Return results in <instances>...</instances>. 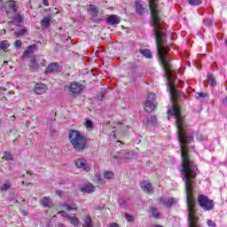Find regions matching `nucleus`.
Segmentation results:
<instances>
[{
	"label": "nucleus",
	"mask_w": 227,
	"mask_h": 227,
	"mask_svg": "<svg viewBox=\"0 0 227 227\" xmlns=\"http://www.w3.org/2000/svg\"><path fill=\"white\" fill-rule=\"evenodd\" d=\"M153 227H163L162 225H153Z\"/></svg>",
	"instance_id": "09e8293b"
},
{
	"label": "nucleus",
	"mask_w": 227,
	"mask_h": 227,
	"mask_svg": "<svg viewBox=\"0 0 227 227\" xmlns=\"http://www.w3.org/2000/svg\"><path fill=\"white\" fill-rule=\"evenodd\" d=\"M125 218L128 221V223H133L134 222V216H132V215H130L129 214L125 215Z\"/></svg>",
	"instance_id": "e433bc0d"
},
{
	"label": "nucleus",
	"mask_w": 227,
	"mask_h": 227,
	"mask_svg": "<svg viewBox=\"0 0 227 227\" xmlns=\"http://www.w3.org/2000/svg\"><path fill=\"white\" fill-rule=\"evenodd\" d=\"M12 188V182L10 180H5L4 183L0 187V191H3L4 192L8 191V189Z\"/></svg>",
	"instance_id": "5701e85b"
},
{
	"label": "nucleus",
	"mask_w": 227,
	"mask_h": 227,
	"mask_svg": "<svg viewBox=\"0 0 227 227\" xmlns=\"http://www.w3.org/2000/svg\"><path fill=\"white\" fill-rule=\"evenodd\" d=\"M3 159H4L5 160H13V156L12 155V153L5 152Z\"/></svg>",
	"instance_id": "72a5a7b5"
},
{
	"label": "nucleus",
	"mask_w": 227,
	"mask_h": 227,
	"mask_svg": "<svg viewBox=\"0 0 227 227\" xmlns=\"http://www.w3.org/2000/svg\"><path fill=\"white\" fill-rule=\"evenodd\" d=\"M131 81H133V82L136 81V78H133Z\"/></svg>",
	"instance_id": "603ef678"
},
{
	"label": "nucleus",
	"mask_w": 227,
	"mask_h": 227,
	"mask_svg": "<svg viewBox=\"0 0 227 227\" xmlns=\"http://www.w3.org/2000/svg\"><path fill=\"white\" fill-rule=\"evenodd\" d=\"M114 159H117L119 160H121L122 159L129 160L130 159V153L128 151L116 153V154L114 156Z\"/></svg>",
	"instance_id": "9b49d317"
},
{
	"label": "nucleus",
	"mask_w": 227,
	"mask_h": 227,
	"mask_svg": "<svg viewBox=\"0 0 227 227\" xmlns=\"http://www.w3.org/2000/svg\"><path fill=\"white\" fill-rule=\"evenodd\" d=\"M90 15L94 22H97V16L98 15V7L94 4L89 5Z\"/></svg>",
	"instance_id": "1a4fd4ad"
},
{
	"label": "nucleus",
	"mask_w": 227,
	"mask_h": 227,
	"mask_svg": "<svg viewBox=\"0 0 227 227\" xmlns=\"http://www.w3.org/2000/svg\"><path fill=\"white\" fill-rule=\"evenodd\" d=\"M145 125H155L157 123V116L151 115L143 121Z\"/></svg>",
	"instance_id": "dca6fc26"
},
{
	"label": "nucleus",
	"mask_w": 227,
	"mask_h": 227,
	"mask_svg": "<svg viewBox=\"0 0 227 227\" xmlns=\"http://www.w3.org/2000/svg\"><path fill=\"white\" fill-rule=\"evenodd\" d=\"M120 22H121L120 17H118L117 15H111L107 19V23L110 26H115V24H120Z\"/></svg>",
	"instance_id": "4468645a"
},
{
	"label": "nucleus",
	"mask_w": 227,
	"mask_h": 227,
	"mask_svg": "<svg viewBox=\"0 0 227 227\" xmlns=\"http://www.w3.org/2000/svg\"><path fill=\"white\" fill-rule=\"evenodd\" d=\"M198 201L200 207H201L206 212H210V210H214V207H215V203L214 200L208 199L206 195H199Z\"/></svg>",
	"instance_id": "f03ea898"
},
{
	"label": "nucleus",
	"mask_w": 227,
	"mask_h": 227,
	"mask_svg": "<svg viewBox=\"0 0 227 227\" xmlns=\"http://www.w3.org/2000/svg\"><path fill=\"white\" fill-rule=\"evenodd\" d=\"M83 226L84 227H91V226H93V224L91 223V218L90 216H87L83 220Z\"/></svg>",
	"instance_id": "cd10ccee"
},
{
	"label": "nucleus",
	"mask_w": 227,
	"mask_h": 227,
	"mask_svg": "<svg viewBox=\"0 0 227 227\" xmlns=\"http://www.w3.org/2000/svg\"><path fill=\"white\" fill-rule=\"evenodd\" d=\"M41 205L44 208H52L54 207V204L52 203V200L49 197H44L40 200Z\"/></svg>",
	"instance_id": "9d476101"
},
{
	"label": "nucleus",
	"mask_w": 227,
	"mask_h": 227,
	"mask_svg": "<svg viewBox=\"0 0 227 227\" xmlns=\"http://www.w3.org/2000/svg\"><path fill=\"white\" fill-rule=\"evenodd\" d=\"M68 139L75 152H82L88 148L86 137L79 130L72 129L69 131Z\"/></svg>",
	"instance_id": "f257e3e1"
},
{
	"label": "nucleus",
	"mask_w": 227,
	"mask_h": 227,
	"mask_svg": "<svg viewBox=\"0 0 227 227\" xmlns=\"http://www.w3.org/2000/svg\"><path fill=\"white\" fill-rule=\"evenodd\" d=\"M59 214H60L62 217H67V219L68 216H70V215L67 214L65 211H60Z\"/></svg>",
	"instance_id": "a19ab883"
},
{
	"label": "nucleus",
	"mask_w": 227,
	"mask_h": 227,
	"mask_svg": "<svg viewBox=\"0 0 227 227\" xmlns=\"http://www.w3.org/2000/svg\"><path fill=\"white\" fill-rule=\"evenodd\" d=\"M26 33H27V29L26 28H21L20 30H18L15 35L16 36H24V35H26Z\"/></svg>",
	"instance_id": "473e14b6"
},
{
	"label": "nucleus",
	"mask_w": 227,
	"mask_h": 227,
	"mask_svg": "<svg viewBox=\"0 0 227 227\" xmlns=\"http://www.w3.org/2000/svg\"><path fill=\"white\" fill-rule=\"evenodd\" d=\"M85 127H87V129H93V121H87L85 123Z\"/></svg>",
	"instance_id": "4c0bfd02"
},
{
	"label": "nucleus",
	"mask_w": 227,
	"mask_h": 227,
	"mask_svg": "<svg viewBox=\"0 0 227 227\" xmlns=\"http://www.w3.org/2000/svg\"><path fill=\"white\" fill-rule=\"evenodd\" d=\"M14 21L17 24H22V22H24V17H22V15L20 13H18L15 17H14Z\"/></svg>",
	"instance_id": "a878e982"
},
{
	"label": "nucleus",
	"mask_w": 227,
	"mask_h": 227,
	"mask_svg": "<svg viewBox=\"0 0 227 227\" xmlns=\"http://www.w3.org/2000/svg\"><path fill=\"white\" fill-rule=\"evenodd\" d=\"M57 194H58V196H61V193L63 192H61V191H59V190H57Z\"/></svg>",
	"instance_id": "49530a36"
},
{
	"label": "nucleus",
	"mask_w": 227,
	"mask_h": 227,
	"mask_svg": "<svg viewBox=\"0 0 227 227\" xmlns=\"http://www.w3.org/2000/svg\"><path fill=\"white\" fill-rule=\"evenodd\" d=\"M196 139H197V141H207V137L201 134V133H197L196 134Z\"/></svg>",
	"instance_id": "7c9ffc66"
},
{
	"label": "nucleus",
	"mask_w": 227,
	"mask_h": 227,
	"mask_svg": "<svg viewBox=\"0 0 227 227\" xmlns=\"http://www.w3.org/2000/svg\"><path fill=\"white\" fill-rule=\"evenodd\" d=\"M225 45H226V47H227V40H225Z\"/></svg>",
	"instance_id": "3c124183"
},
{
	"label": "nucleus",
	"mask_w": 227,
	"mask_h": 227,
	"mask_svg": "<svg viewBox=\"0 0 227 227\" xmlns=\"http://www.w3.org/2000/svg\"><path fill=\"white\" fill-rule=\"evenodd\" d=\"M151 213L155 219H157V217L160 215L159 209H155L153 207L151 208Z\"/></svg>",
	"instance_id": "f704fd0d"
},
{
	"label": "nucleus",
	"mask_w": 227,
	"mask_h": 227,
	"mask_svg": "<svg viewBox=\"0 0 227 227\" xmlns=\"http://www.w3.org/2000/svg\"><path fill=\"white\" fill-rule=\"evenodd\" d=\"M14 47H15V49H17V51H19V49H20V47H22V42L20 40H16V42L14 43Z\"/></svg>",
	"instance_id": "c9c22d12"
},
{
	"label": "nucleus",
	"mask_w": 227,
	"mask_h": 227,
	"mask_svg": "<svg viewBox=\"0 0 227 227\" xmlns=\"http://www.w3.org/2000/svg\"><path fill=\"white\" fill-rule=\"evenodd\" d=\"M162 205L165 207H168V208L173 207V205H176V200L173 197L168 198V199H163L161 200Z\"/></svg>",
	"instance_id": "f8f14e48"
},
{
	"label": "nucleus",
	"mask_w": 227,
	"mask_h": 227,
	"mask_svg": "<svg viewBox=\"0 0 227 227\" xmlns=\"http://www.w3.org/2000/svg\"><path fill=\"white\" fill-rule=\"evenodd\" d=\"M75 165H76V168H78V169H82L87 173L91 169V167L90 166V164H88V162L84 159H78L75 161Z\"/></svg>",
	"instance_id": "39448f33"
},
{
	"label": "nucleus",
	"mask_w": 227,
	"mask_h": 227,
	"mask_svg": "<svg viewBox=\"0 0 227 227\" xmlns=\"http://www.w3.org/2000/svg\"><path fill=\"white\" fill-rule=\"evenodd\" d=\"M66 210H68L69 212H74L77 210V205H75V203L73 202H66Z\"/></svg>",
	"instance_id": "412c9836"
},
{
	"label": "nucleus",
	"mask_w": 227,
	"mask_h": 227,
	"mask_svg": "<svg viewBox=\"0 0 227 227\" xmlns=\"http://www.w3.org/2000/svg\"><path fill=\"white\" fill-rule=\"evenodd\" d=\"M98 180L99 182L102 180V177L100 176H98Z\"/></svg>",
	"instance_id": "8fccbe9b"
},
{
	"label": "nucleus",
	"mask_w": 227,
	"mask_h": 227,
	"mask_svg": "<svg viewBox=\"0 0 227 227\" xmlns=\"http://www.w3.org/2000/svg\"><path fill=\"white\" fill-rule=\"evenodd\" d=\"M59 227H65V225H63V223H59Z\"/></svg>",
	"instance_id": "de8ad7c7"
},
{
	"label": "nucleus",
	"mask_w": 227,
	"mask_h": 227,
	"mask_svg": "<svg viewBox=\"0 0 227 227\" xmlns=\"http://www.w3.org/2000/svg\"><path fill=\"white\" fill-rule=\"evenodd\" d=\"M43 6H49V0H43Z\"/></svg>",
	"instance_id": "37998d69"
},
{
	"label": "nucleus",
	"mask_w": 227,
	"mask_h": 227,
	"mask_svg": "<svg viewBox=\"0 0 227 227\" xmlns=\"http://www.w3.org/2000/svg\"><path fill=\"white\" fill-rule=\"evenodd\" d=\"M119 203L121 205V207H122L123 208H125V200H123L122 199L119 200Z\"/></svg>",
	"instance_id": "79ce46f5"
},
{
	"label": "nucleus",
	"mask_w": 227,
	"mask_h": 227,
	"mask_svg": "<svg viewBox=\"0 0 227 227\" xmlns=\"http://www.w3.org/2000/svg\"><path fill=\"white\" fill-rule=\"evenodd\" d=\"M95 192V186L93 184H84L82 187V192H87L88 194H91V192Z\"/></svg>",
	"instance_id": "f3484780"
},
{
	"label": "nucleus",
	"mask_w": 227,
	"mask_h": 227,
	"mask_svg": "<svg viewBox=\"0 0 227 227\" xmlns=\"http://www.w3.org/2000/svg\"><path fill=\"white\" fill-rule=\"evenodd\" d=\"M67 219H68L70 224H73V226H74V227L79 226V219L76 218L74 215H69Z\"/></svg>",
	"instance_id": "aec40b11"
},
{
	"label": "nucleus",
	"mask_w": 227,
	"mask_h": 227,
	"mask_svg": "<svg viewBox=\"0 0 227 227\" xmlns=\"http://www.w3.org/2000/svg\"><path fill=\"white\" fill-rule=\"evenodd\" d=\"M206 95L203 92H198L196 94V98H205Z\"/></svg>",
	"instance_id": "58836bf2"
},
{
	"label": "nucleus",
	"mask_w": 227,
	"mask_h": 227,
	"mask_svg": "<svg viewBox=\"0 0 227 227\" xmlns=\"http://www.w3.org/2000/svg\"><path fill=\"white\" fill-rule=\"evenodd\" d=\"M8 47H10V43L8 41L0 42V49H2V51H5Z\"/></svg>",
	"instance_id": "c85d7f7f"
},
{
	"label": "nucleus",
	"mask_w": 227,
	"mask_h": 227,
	"mask_svg": "<svg viewBox=\"0 0 227 227\" xmlns=\"http://www.w3.org/2000/svg\"><path fill=\"white\" fill-rule=\"evenodd\" d=\"M207 82L212 88H214V86H216L217 84V82H215V78L212 74H207Z\"/></svg>",
	"instance_id": "b1692460"
},
{
	"label": "nucleus",
	"mask_w": 227,
	"mask_h": 227,
	"mask_svg": "<svg viewBox=\"0 0 227 227\" xmlns=\"http://www.w3.org/2000/svg\"><path fill=\"white\" fill-rule=\"evenodd\" d=\"M104 178H106V180H111L114 178V173L112 171H106L104 173Z\"/></svg>",
	"instance_id": "bb28decb"
},
{
	"label": "nucleus",
	"mask_w": 227,
	"mask_h": 227,
	"mask_svg": "<svg viewBox=\"0 0 227 227\" xmlns=\"http://www.w3.org/2000/svg\"><path fill=\"white\" fill-rule=\"evenodd\" d=\"M213 24H214V21L212 20V19L205 18L203 20V25L207 26V27H210V26H212Z\"/></svg>",
	"instance_id": "c756f323"
},
{
	"label": "nucleus",
	"mask_w": 227,
	"mask_h": 227,
	"mask_svg": "<svg viewBox=\"0 0 227 227\" xmlns=\"http://www.w3.org/2000/svg\"><path fill=\"white\" fill-rule=\"evenodd\" d=\"M135 8H136V12H137V13H138V15H145V7L143 6L142 1H137L135 3Z\"/></svg>",
	"instance_id": "ddd939ff"
},
{
	"label": "nucleus",
	"mask_w": 227,
	"mask_h": 227,
	"mask_svg": "<svg viewBox=\"0 0 227 227\" xmlns=\"http://www.w3.org/2000/svg\"><path fill=\"white\" fill-rule=\"evenodd\" d=\"M35 51H36L35 44L29 45L24 51L23 55L21 56V59H26V58H32L33 56H35L34 53Z\"/></svg>",
	"instance_id": "423d86ee"
},
{
	"label": "nucleus",
	"mask_w": 227,
	"mask_h": 227,
	"mask_svg": "<svg viewBox=\"0 0 227 227\" xmlns=\"http://www.w3.org/2000/svg\"><path fill=\"white\" fill-rule=\"evenodd\" d=\"M9 8L12 10L13 13H17V12H19L17 2L13 0L9 1Z\"/></svg>",
	"instance_id": "4be33fe9"
},
{
	"label": "nucleus",
	"mask_w": 227,
	"mask_h": 227,
	"mask_svg": "<svg viewBox=\"0 0 227 227\" xmlns=\"http://www.w3.org/2000/svg\"><path fill=\"white\" fill-rule=\"evenodd\" d=\"M21 214H22V215H27V211L22 210V211H21Z\"/></svg>",
	"instance_id": "a18cd8bd"
},
{
	"label": "nucleus",
	"mask_w": 227,
	"mask_h": 227,
	"mask_svg": "<svg viewBox=\"0 0 227 227\" xmlns=\"http://www.w3.org/2000/svg\"><path fill=\"white\" fill-rule=\"evenodd\" d=\"M34 91L36 95H43L47 91V86L45 83H36Z\"/></svg>",
	"instance_id": "0eeeda50"
},
{
	"label": "nucleus",
	"mask_w": 227,
	"mask_h": 227,
	"mask_svg": "<svg viewBox=\"0 0 227 227\" xmlns=\"http://www.w3.org/2000/svg\"><path fill=\"white\" fill-rule=\"evenodd\" d=\"M109 227H120V225H118L116 223H113L109 225Z\"/></svg>",
	"instance_id": "c03bdc74"
},
{
	"label": "nucleus",
	"mask_w": 227,
	"mask_h": 227,
	"mask_svg": "<svg viewBox=\"0 0 227 227\" xmlns=\"http://www.w3.org/2000/svg\"><path fill=\"white\" fill-rule=\"evenodd\" d=\"M30 68H33L34 70H38L40 68V64L36 60V55H32V57H30Z\"/></svg>",
	"instance_id": "2eb2a0df"
},
{
	"label": "nucleus",
	"mask_w": 227,
	"mask_h": 227,
	"mask_svg": "<svg viewBox=\"0 0 227 227\" xmlns=\"http://www.w3.org/2000/svg\"><path fill=\"white\" fill-rule=\"evenodd\" d=\"M141 189L144 191V192H146L147 194L153 193V186H152L151 183H148L146 181L141 183Z\"/></svg>",
	"instance_id": "6e6552de"
},
{
	"label": "nucleus",
	"mask_w": 227,
	"mask_h": 227,
	"mask_svg": "<svg viewBox=\"0 0 227 227\" xmlns=\"http://www.w3.org/2000/svg\"><path fill=\"white\" fill-rule=\"evenodd\" d=\"M191 6H200L201 4V0H188Z\"/></svg>",
	"instance_id": "2f4dec72"
},
{
	"label": "nucleus",
	"mask_w": 227,
	"mask_h": 227,
	"mask_svg": "<svg viewBox=\"0 0 227 227\" xmlns=\"http://www.w3.org/2000/svg\"><path fill=\"white\" fill-rule=\"evenodd\" d=\"M65 90L72 93V95H80L84 90V85L79 82H73L65 86Z\"/></svg>",
	"instance_id": "20e7f679"
},
{
	"label": "nucleus",
	"mask_w": 227,
	"mask_h": 227,
	"mask_svg": "<svg viewBox=\"0 0 227 227\" xmlns=\"http://www.w3.org/2000/svg\"><path fill=\"white\" fill-rule=\"evenodd\" d=\"M138 52L140 54H142V56H144V58H146V59H152V58H153V55L152 54V51L148 49H140L138 51Z\"/></svg>",
	"instance_id": "a211bd4d"
},
{
	"label": "nucleus",
	"mask_w": 227,
	"mask_h": 227,
	"mask_svg": "<svg viewBox=\"0 0 227 227\" xmlns=\"http://www.w3.org/2000/svg\"><path fill=\"white\" fill-rule=\"evenodd\" d=\"M157 98V96H155V93L150 92L147 96V100L145 104V111L146 113H152L155 111V108L157 107V102H155V99Z\"/></svg>",
	"instance_id": "7ed1b4c3"
},
{
	"label": "nucleus",
	"mask_w": 227,
	"mask_h": 227,
	"mask_svg": "<svg viewBox=\"0 0 227 227\" xmlns=\"http://www.w3.org/2000/svg\"><path fill=\"white\" fill-rule=\"evenodd\" d=\"M42 26H43V27H49V26H51V18L49 17H45L42 20Z\"/></svg>",
	"instance_id": "393cba45"
},
{
	"label": "nucleus",
	"mask_w": 227,
	"mask_h": 227,
	"mask_svg": "<svg viewBox=\"0 0 227 227\" xmlns=\"http://www.w3.org/2000/svg\"><path fill=\"white\" fill-rule=\"evenodd\" d=\"M207 226H210V227H215V222L212 220H207Z\"/></svg>",
	"instance_id": "ea45409f"
},
{
	"label": "nucleus",
	"mask_w": 227,
	"mask_h": 227,
	"mask_svg": "<svg viewBox=\"0 0 227 227\" xmlns=\"http://www.w3.org/2000/svg\"><path fill=\"white\" fill-rule=\"evenodd\" d=\"M58 68H59V65H58V63L50 64L46 68L45 74H52V72H56Z\"/></svg>",
	"instance_id": "6ab92c4d"
}]
</instances>
